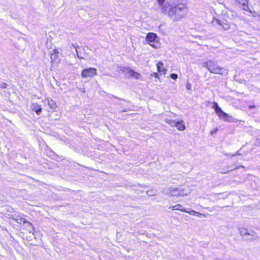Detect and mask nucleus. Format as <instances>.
<instances>
[{
    "mask_svg": "<svg viewBox=\"0 0 260 260\" xmlns=\"http://www.w3.org/2000/svg\"><path fill=\"white\" fill-rule=\"evenodd\" d=\"M96 74V69L94 68L85 69L81 72V76L84 78H92Z\"/></svg>",
    "mask_w": 260,
    "mask_h": 260,
    "instance_id": "obj_5",
    "label": "nucleus"
},
{
    "mask_svg": "<svg viewBox=\"0 0 260 260\" xmlns=\"http://www.w3.org/2000/svg\"><path fill=\"white\" fill-rule=\"evenodd\" d=\"M228 114H226V113H225L224 112H223L222 113L220 114V115H219V117L220 118H221V119H222L223 120L226 121V119L228 118Z\"/></svg>",
    "mask_w": 260,
    "mask_h": 260,
    "instance_id": "obj_19",
    "label": "nucleus"
},
{
    "mask_svg": "<svg viewBox=\"0 0 260 260\" xmlns=\"http://www.w3.org/2000/svg\"><path fill=\"white\" fill-rule=\"evenodd\" d=\"M8 87V84L5 82H0V88H6Z\"/></svg>",
    "mask_w": 260,
    "mask_h": 260,
    "instance_id": "obj_24",
    "label": "nucleus"
},
{
    "mask_svg": "<svg viewBox=\"0 0 260 260\" xmlns=\"http://www.w3.org/2000/svg\"><path fill=\"white\" fill-rule=\"evenodd\" d=\"M226 156H231L232 157L233 156H238V155H241V149H239V150H238L236 153H235L234 154H231L230 153H225L224 154Z\"/></svg>",
    "mask_w": 260,
    "mask_h": 260,
    "instance_id": "obj_20",
    "label": "nucleus"
},
{
    "mask_svg": "<svg viewBox=\"0 0 260 260\" xmlns=\"http://www.w3.org/2000/svg\"><path fill=\"white\" fill-rule=\"evenodd\" d=\"M254 107H255V106H249V109H252V108H254Z\"/></svg>",
    "mask_w": 260,
    "mask_h": 260,
    "instance_id": "obj_31",
    "label": "nucleus"
},
{
    "mask_svg": "<svg viewBox=\"0 0 260 260\" xmlns=\"http://www.w3.org/2000/svg\"><path fill=\"white\" fill-rule=\"evenodd\" d=\"M236 121H237V120L235 118L231 116H230L229 115H228V118L226 120V121L229 122H235Z\"/></svg>",
    "mask_w": 260,
    "mask_h": 260,
    "instance_id": "obj_22",
    "label": "nucleus"
},
{
    "mask_svg": "<svg viewBox=\"0 0 260 260\" xmlns=\"http://www.w3.org/2000/svg\"><path fill=\"white\" fill-rule=\"evenodd\" d=\"M239 232L240 235L246 240V237H247L249 232L248 230L244 228H241L239 229Z\"/></svg>",
    "mask_w": 260,
    "mask_h": 260,
    "instance_id": "obj_16",
    "label": "nucleus"
},
{
    "mask_svg": "<svg viewBox=\"0 0 260 260\" xmlns=\"http://www.w3.org/2000/svg\"><path fill=\"white\" fill-rule=\"evenodd\" d=\"M32 110L33 111H35L38 115H39L42 112V108L41 106L37 104L32 105Z\"/></svg>",
    "mask_w": 260,
    "mask_h": 260,
    "instance_id": "obj_9",
    "label": "nucleus"
},
{
    "mask_svg": "<svg viewBox=\"0 0 260 260\" xmlns=\"http://www.w3.org/2000/svg\"><path fill=\"white\" fill-rule=\"evenodd\" d=\"M165 121L167 123L169 124L170 126L172 127L175 126L177 122L174 120L169 119H166Z\"/></svg>",
    "mask_w": 260,
    "mask_h": 260,
    "instance_id": "obj_17",
    "label": "nucleus"
},
{
    "mask_svg": "<svg viewBox=\"0 0 260 260\" xmlns=\"http://www.w3.org/2000/svg\"><path fill=\"white\" fill-rule=\"evenodd\" d=\"M147 194H148L149 196H152V195H153V194H152V193H151V191H147Z\"/></svg>",
    "mask_w": 260,
    "mask_h": 260,
    "instance_id": "obj_30",
    "label": "nucleus"
},
{
    "mask_svg": "<svg viewBox=\"0 0 260 260\" xmlns=\"http://www.w3.org/2000/svg\"><path fill=\"white\" fill-rule=\"evenodd\" d=\"M16 221L19 223V224H22V223H26L28 224L29 226H30V228L34 230V228L32 225V224L28 221L26 220L25 218H17L15 219Z\"/></svg>",
    "mask_w": 260,
    "mask_h": 260,
    "instance_id": "obj_8",
    "label": "nucleus"
},
{
    "mask_svg": "<svg viewBox=\"0 0 260 260\" xmlns=\"http://www.w3.org/2000/svg\"><path fill=\"white\" fill-rule=\"evenodd\" d=\"M258 236L256 233L254 231H250L248 232L247 237H246V240H255L258 239Z\"/></svg>",
    "mask_w": 260,
    "mask_h": 260,
    "instance_id": "obj_7",
    "label": "nucleus"
},
{
    "mask_svg": "<svg viewBox=\"0 0 260 260\" xmlns=\"http://www.w3.org/2000/svg\"><path fill=\"white\" fill-rule=\"evenodd\" d=\"M128 74L130 77H134L137 79H139L141 77V75L139 73H137L133 70H129Z\"/></svg>",
    "mask_w": 260,
    "mask_h": 260,
    "instance_id": "obj_10",
    "label": "nucleus"
},
{
    "mask_svg": "<svg viewBox=\"0 0 260 260\" xmlns=\"http://www.w3.org/2000/svg\"><path fill=\"white\" fill-rule=\"evenodd\" d=\"M170 77L173 80H176L178 78V75L177 74L174 73L171 74Z\"/></svg>",
    "mask_w": 260,
    "mask_h": 260,
    "instance_id": "obj_25",
    "label": "nucleus"
},
{
    "mask_svg": "<svg viewBox=\"0 0 260 260\" xmlns=\"http://www.w3.org/2000/svg\"><path fill=\"white\" fill-rule=\"evenodd\" d=\"M212 23L214 25L217 24L219 25L220 26H221V28H222L225 30H229L230 28V26L228 23L224 21H222L218 19H214V20L212 21Z\"/></svg>",
    "mask_w": 260,
    "mask_h": 260,
    "instance_id": "obj_6",
    "label": "nucleus"
},
{
    "mask_svg": "<svg viewBox=\"0 0 260 260\" xmlns=\"http://www.w3.org/2000/svg\"><path fill=\"white\" fill-rule=\"evenodd\" d=\"M213 108L214 109L215 111L218 116H219V115H220V114L223 112L222 110L218 106L217 103H214Z\"/></svg>",
    "mask_w": 260,
    "mask_h": 260,
    "instance_id": "obj_13",
    "label": "nucleus"
},
{
    "mask_svg": "<svg viewBox=\"0 0 260 260\" xmlns=\"http://www.w3.org/2000/svg\"><path fill=\"white\" fill-rule=\"evenodd\" d=\"M175 127L177 128L178 130L181 131H184L185 128V126L184 124L183 123L182 121H177Z\"/></svg>",
    "mask_w": 260,
    "mask_h": 260,
    "instance_id": "obj_12",
    "label": "nucleus"
},
{
    "mask_svg": "<svg viewBox=\"0 0 260 260\" xmlns=\"http://www.w3.org/2000/svg\"><path fill=\"white\" fill-rule=\"evenodd\" d=\"M151 75L153 77H154L156 78H158V75L157 73H153L151 74Z\"/></svg>",
    "mask_w": 260,
    "mask_h": 260,
    "instance_id": "obj_29",
    "label": "nucleus"
},
{
    "mask_svg": "<svg viewBox=\"0 0 260 260\" xmlns=\"http://www.w3.org/2000/svg\"><path fill=\"white\" fill-rule=\"evenodd\" d=\"M236 1L239 4H241L244 6H247L248 0H236Z\"/></svg>",
    "mask_w": 260,
    "mask_h": 260,
    "instance_id": "obj_21",
    "label": "nucleus"
},
{
    "mask_svg": "<svg viewBox=\"0 0 260 260\" xmlns=\"http://www.w3.org/2000/svg\"><path fill=\"white\" fill-rule=\"evenodd\" d=\"M173 210H180L182 212L186 211V209L183 207V206L179 204H176L172 207Z\"/></svg>",
    "mask_w": 260,
    "mask_h": 260,
    "instance_id": "obj_14",
    "label": "nucleus"
},
{
    "mask_svg": "<svg viewBox=\"0 0 260 260\" xmlns=\"http://www.w3.org/2000/svg\"><path fill=\"white\" fill-rule=\"evenodd\" d=\"M47 104L49 107L52 109H55L56 108V105L55 103L51 99H47Z\"/></svg>",
    "mask_w": 260,
    "mask_h": 260,
    "instance_id": "obj_15",
    "label": "nucleus"
},
{
    "mask_svg": "<svg viewBox=\"0 0 260 260\" xmlns=\"http://www.w3.org/2000/svg\"><path fill=\"white\" fill-rule=\"evenodd\" d=\"M54 52L51 54V61H55L56 58H57V53L55 52V50H53Z\"/></svg>",
    "mask_w": 260,
    "mask_h": 260,
    "instance_id": "obj_23",
    "label": "nucleus"
},
{
    "mask_svg": "<svg viewBox=\"0 0 260 260\" xmlns=\"http://www.w3.org/2000/svg\"><path fill=\"white\" fill-rule=\"evenodd\" d=\"M129 110V109H128V108H127V109H124V110H123L122 112H126V111H127V110Z\"/></svg>",
    "mask_w": 260,
    "mask_h": 260,
    "instance_id": "obj_32",
    "label": "nucleus"
},
{
    "mask_svg": "<svg viewBox=\"0 0 260 260\" xmlns=\"http://www.w3.org/2000/svg\"><path fill=\"white\" fill-rule=\"evenodd\" d=\"M186 5L183 3L178 4L176 6H172L168 2H166L161 8V11L167 13L174 20H178L184 17L187 12Z\"/></svg>",
    "mask_w": 260,
    "mask_h": 260,
    "instance_id": "obj_1",
    "label": "nucleus"
},
{
    "mask_svg": "<svg viewBox=\"0 0 260 260\" xmlns=\"http://www.w3.org/2000/svg\"><path fill=\"white\" fill-rule=\"evenodd\" d=\"M162 192L169 196H183L187 195L188 193V189L181 188L169 187L164 188Z\"/></svg>",
    "mask_w": 260,
    "mask_h": 260,
    "instance_id": "obj_3",
    "label": "nucleus"
},
{
    "mask_svg": "<svg viewBox=\"0 0 260 260\" xmlns=\"http://www.w3.org/2000/svg\"><path fill=\"white\" fill-rule=\"evenodd\" d=\"M203 66L206 67L208 70L213 74L225 75L228 74L227 71L217 64L216 61L209 60L203 63Z\"/></svg>",
    "mask_w": 260,
    "mask_h": 260,
    "instance_id": "obj_2",
    "label": "nucleus"
},
{
    "mask_svg": "<svg viewBox=\"0 0 260 260\" xmlns=\"http://www.w3.org/2000/svg\"><path fill=\"white\" fill-rule=\"evenodd\" d=\"M159 5L161 7V8L164 6L165 4V0H157Z\"/></svg>",
    "mask_w": 260,
    "mask_h": 260,
    "instance_id": "obj_26",
    "label": "nucleus"
},
{
    "mask_svg": "<svg viewBox=\"0 0 260 260\" xmlns=\"http://www.w3.org/2000/svg\"><path fill=\"white\" fill-rule=\"evenodd\" d=\"M184 212L188 213L190 215H194V216H198L199 215H201V214L199 212H197L196 211H194L193 210H187L186 209V211H185Z\"/></svg>",
    "mask_w": 260,
    "mask_h": 260,
    "instance_id": "obj_18",
    "label": "nucleus"
},
{
    "mask_svg": "<svg viewBox=\"0 0 260 260\" xmlns=\"http://www.w3.org/2000/svg\"><path fill=\"white\" fill-rule=\"evenodd\" d=\"M163 63L159 61L157 64V71L160 73L165 74L166 70L163 67Z\"/></svg>",
    "mask_w": 260,
    "mask_h": 260,
    "instance_id": "obj_11",
    "label": "nucleus"
},
{
    "mask_svg": "<svg viewBox=\"0 0 260 260\" xmlns=\"http://www.w3.org/2000/svg\"><path fill=\"white\" fill-rule=\"evenodd\" d=\"M146 40L151 46L155 48H157L159 39L155 34L149 32L146 36Z\"/></svg>",
    "mask_w": 260,
    "mask_h": 260,
    "instance_id": "obj_4",
    "label": "nucleus"
},
{
    "mask_svg": "<svg viewBox=\"0 0 260 260\" xmlns=\"http://www.w3.org/2000/svg\"><path fill=\"white\" fill-rule=\"evenodd\" d=\"M186 87L187 89L191 90V84L190 83L187 82L186 83Z\"/></svg>",
    "mask_w": 260,
    "mask_h": 260,
    "instance_id": "obj_27",
    "label": "nucleus"
},
{
    "mask_svg": "<svg viewBox=\"0 0 260 260\" xmlns=\"http://www.w3.org/2000/svg\"><path fill=\"white\" fill-rule=\"evenodd\" d=\"M218 131V129L217 128L214 129H212L211 132H210V134L211 135H213L214 134L216 133Z\"/></svg>",
    "mask_w": 260,
    "mask_h": 260,
    "instance_id": "obj_28",
    "label": "nucleus"
}]
</instances>
